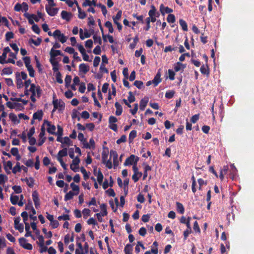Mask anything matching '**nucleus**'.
<instances>
[{
	"instance_id": "1",
	"label": "nucleus",
	"mask_w": 254,
	"mask_h": 254,
	"mask_svg": "<svg viewBox=\"0 0 254 254\" xmlns=\"http://www.w3.org/2000/svg\"><path fill=\"white\" fill-rule=\"evenodd\" d=\"M137 163L135 161L133 164L132 166V171L133 172V174L132 176V179L134 182H137L138 181L139 178H141L142 175V173L141 172H139L138 170V168L137 167Z\"/></svg>"
},
{
	"instance_id": "2",
	"label": "nucleus",
	"mask_w": 254,
	"mask_h": 254,
	"mask_svg": "<svg viewBox=\"0 0 254 254\" xmlns=\"http://www.w3.org/2000/svg\"><path fill=\"white\" fill-rule=\"evenodd\" d=\"M19 245L25 250H31L33 246L31 244L27 243V240L25 238H20L18 239Z\"/></svg>"
},
{
	"instance_id": "3",
	"label": "nucleus",
	"mask_w": 254,
	"mask_h": 254,
	"mask_svg": "<svg viewBox=\"0 0 254 254\" xmlns=\"http://www.w3.org/2000/svg\"><path fill=\"white\" fill-rule=\"evenodd\" d=\"M80 163V159L78 156H76L73 158L72 162L70 165V169L73 172H77L79 168V163Z\"/></svg>"
},
{
	"instance_id": "4",
	"label": "nucleus",
	"mask_w": 254,
	"mask_h": 254,
	"mask_svg": "<svg viewBox=\"0 0 254 254\" xmlns=\"http://www.w3.org/2000/svg\"><path fill=\"white\" fill-rule=\"evenodd\" d=\"M139 160V158L138 156H136L135 155H130L129 157H128L124 163L125 166H128V165H133L134 162L138 163Z\"/></svg>"
},
{
	"instance_id": "5",
	"label": "nucleus",
	"mask_w": 254,
	"mask_h": 254,
	"mask_svg": "<svg viewBox=\"0 0 254 254\" xmlns=\"http://www.w3.org/2000/svg\"><path fill=\"white\" fill-rule=\"evenodd\" d=\"M32 197L34 203L35 207L38 209L40 206V200L39 197L38 193L36 190H34L32 193Z\"/></svg>"
},
{
	"instance_id": "6",
	"label": "nucleus",
	"mask_w": 254,
	"mask_h": 254,
	"mask_svg": "<svg viewBox=\"0 0 254 254\" xmlns=\"http://www.w3.org/2000/svg\"><path fill=\"white\" fill-rule=\"evenodd\" d=\"M44 124H45L47 126H48L47 130L49 133L56 134V126H55V125H52L50 122L46 120H44Z\"/></svg>"
},
{
	"instance_id": "7",
	"label": "nucleus",
	"mask_w": 254,
	"mask_h": 254,
	"mask_svg": "<svg viewBox=\"0 0 254 254\" xmlns=\"http://www.w3.org/2000/svg\"><path fill=\"white\" fill-rule=\"evenodd\" d=\"M20 217H15L14 219V227L15 229L18 230L20 232H23L24 227L22 223H19Z\"/></svg>"
},
{
	"instance_id": "8",
	"label": "nucleus",
	"mask_w": 254,
	"mask_h": 254,
	"mask_svg": "<svg viewBox=\"0 0 254 254\" xmlns=\"http://www.w3.org/2000/svg\"><path fill=\"white\" fill-rule=\"evenodd\" d=\"M158 243L157 241H154L151 246V250L146 251L144 254H158Z\"/></svg>"
},
{
	"instance_id": "9",
	"label": "nucleus",
	"mask_w": 254,
	"mask_h": 254,
	"mask_svg": "<svg viewBox=\"0 0 254 254\" xmlns=\"http://www.w3.org/2000/svg\"><path fill=\"white\" fill-rule=\"evenodd\" d=\"M46 10L49 15L54 16L58 13L59 9L56 7H52V6L46 5Z\"/></svg>"
},
{
	"instance_id": "10",
	"label": "nucleus",
	"mask_w": 254,
	"mask_h": 254,
	"mask_svg": "<svg viewBox=\"0 0 254 254\" xmlns=\"http://www.w3.org/2000/svg\"><path fill=\"white\" fill-rule=\"evenodd\" d=\"M93 32H94V30H92L91 32L89 33V32H88L87 29H84V35H83L82 29L80 28L79 30L80 38L83 40L85 38L91 37Z\"/></svg>"
},
{
	"instance_id": "11",
	"label": "nucleus",
	"mask_w": 254,
	"mask_h": 254,
	"mask_svg": "<svg viewBox=\"0 0 254 254\" xmlns=\"http://www.w3.org/2000/svg\"><path fill=\"white\" fill-rule=\"evenodd\" d=\"M35 88H36L35 84H34V83H31V86L29 88V91L31 92L32 93L31 97H30V99H31V101L34 103L35 102V101H36V99L35 98V96L36 95Z\"/></svg>"
},
{
	"instance_id": "12",
	"label": "nucleus",
	"mask_w": 254,
	"mask_h": 254,
	"mask_svg": "<svg viewBox=\"0 0 254 254\" xmlns=\"http://www.w3.org/2000/svg\"><path fill=\"white\" fill-rule=\"evenodd\" d=\"M72 14L71 12H67V11L63 10L61 12V17L64 20L69 21L71 20Z\"/></svg>"
},
{
	"instance_id": "13",
	"label": "nucleus",
	"mask_w": 254,
	"mask_h": 254,
	"mask_svg": "<svg viewBox=\"0 0 254 254\" xmlns=\"http://www.w3.org/2000/svg\"><path fill=\"white\" fill-rule=\"evenodd\" d=\"M160 11L162 15H164L165 13H168L169 14V13L172 12L173 9L168 7V6H165L162 3L160 5Z\"/></svg>"
},
{
	"instance_id": "14",
	"label": "nucleus",
	"mask_w": 254,
	"mask_h": 254,
	"mask_svg": "<svg viewBox=\"0 0 254 254\" xmlns=\"http://www.w3.org/2000/svg\"><path fill=\"white\" fill-rule=\"evenodd\" d=\"M160 82H161V73L158 71L152 80V83L154 86H156Z\"/></svg>"
},
{
	"instance_id": "15",
	"label": "nucleus",
	"mask_w": 254,
	"mask_h": 254,
	"mask_svg": "<svg viewBox=\"0 0 254 254\" xmlns=\"http://www.w3.org/2000/svg\"><path fill=\"white\" fill-rule=\"evenodd\" d=\"M186 67V64H182L181 62H177L174 65L175 71H179L180 70H184Z\"/></svg>"
},
{
	"instance_id": "16",
	"label": "nucleus",
	"mask_w": 254,
	"mask_h": 254,
	"mask_svg": "<svg viewBox=\"0 0 254 254\" xmlns=\"http://www.w3.org/2000/svg\"><path fill=\"white\" fill-rule=\"evenodd\" d=\"M90 70L89 65L85 64H81L79 65V71L83 73H86Z\"/></svg>"
},
{
	"instance_id": "17",
	"label": "nucleus",
	"mask_w": 254,
	"mask_h": 254,
	"mask_svg": "<svg viewBox=\"0 0 254 254\" xmlns=\"http://www.w3.org/2000/svg\"><path fill=\"white\" fill-rule=\"evenodd\" d=\"M149 99L148 98H144L142 99L139 102V108L141 110H144L145 109L148 103Z\"/></svg>"
},
{
	"instance_id": "18",
	"label": "nucleus",
	"mask_w": 254,
	"mask_h": 254,
	"mask_svg": "<svg viewBox=\"0 0 254 254\" xmlns=\"http://www.w3.org/2000/svg\"><path fill=\"white\" fill-rule=\"evenodd\" d=\"M67 148H64L61 150H60L57 156L58 160H59V159H63V157L67 156Z\"/></svg>"
},
{
	"instance_id": "19",
	"label": "nucleus",
	"mask_w": 254,
	"mask_h": 254,
	"mask_svg": "<svg viewBox=\"0 0 254 254\" xmlns=\"http://www.w3.org/2000/svg\"><path fill=\"white\" fill-rule=\"evenodd\" d=\"M115 107L116 109V114L117 116H120V115H122L123 112V107L121 104L119 103L118 102H116L115 103Z\"/></svg>"
},
{
	"instance_id": "20",
	"label": "nucleus",
	"mask_w": 254,
	"mask_h": 254,
	"mask_svg": "<svg viewBox=\"0 0 254 254\" xmlns=\"http://www.w3.org/2000/svg\"><path fill=\"white\" fill-rule=\"evenodd\" d=\"M70 186L72 189V190L74 191V195H78L80 190L79 186H78V185H75V184H74V182H72L70 184Z\"/></svg>"
},
{
	"instance_id": "21",
	"label": "nucleus",
	"mask_w": 254,
	"mask_h": 254,
	"mask_svg": "<svg viewBox=\"0 0 254 254\" xmlns=\"http://www.w3.org/2000/svg\"><path fill=\"white\" fill-rule=\"evenodd\" d=\"M19 74L18 72L16 73V84L18 89H20L23 86V83L22 79L19 77Z\"/></svg>"
},
{
	"instance_id": "22",
	"label": "nucleus",
	"mask_w": 254,
	"mask_h": 254,
	"mask_svg": "<svg viewBox=\"0 0 254 254\" xmlns=\"http://www.w3.org/2000/svg\"><path fill=\"white\" fill-rule=\"evenodd\" d=\"M176 205L177 207V211L179 212V213H181L182 214H183V213H184L185 209L183 204L180 202H176Z\"/></svg>"
},
{
	"instance_id": "23",
	"label": "nucleus",
	"mask_w": 254,
	"mask_h": 254,
	"mask_svg": "<svg viewBox=\"0 0 254 254\" xmlns=\"http://www.w3.org/2000/svg\"><path fill=\"white\" fill-rule=\"evenodd\" d=\"M43 115V112L42 110L38 111L33 114V119H38L40 121L42 120Z\"/></svg>"
},
{
	"instance_id": "24",
	"label": "nucleus",
	"mask_w": 254,
	"mask_h": 254,
	"mask_svg": "<svg viewBox=\"0 0 254 254\" xmlns=\"http://www.w3.org/2000/svg\"><path fill=\"white\" fill-rule=\"evenodd\" d=\"M123 14V12L122 10L118 11V13L116 14V15L115 16L113 17L114 22L115 23V24L117 25L118 23H119V20H120L122 15Z\"/></svg>"
},
{
	"instance_id": "25",
	"label": "nucleus",
	"mask_w": 254,
	"mask_h": 254,
	"mask_svg": "<svg viewBox=\"0 0 254 254\" xmlns=\"http://www.w3.org/2000/svg\"><path fill=\"white\" fill-rule=\"evenodd\" d=\"M133 247L132 244H127L125 247L124 251L126 254H132Z\"/></svg>"
},
{
	"instance_id": "26",
	"label": "nucleus",
	"mask_w": 254,
	"mask_h": 254,
	"mask_svg": "<svg viewBox=\"0 0 254 254\" xmlns=\"http://www.w3.org/2000/svg\"><path fill=\"white\" fill-rule=\"evenodd\" d=\"M25 237H32V233L30 231V226L28 223H25Z\"/></svg>"
},
{
	"instance_id": "27",
	"label": "nucleus",
	"mask_w": 254,
	"mask_h": 254,
	"mask_svg": "<svg viewBox=\"0 0 254 254\" xmlns=\"http://www.w3.org/2000/svg\"><path fill=\"white\" fill-rule=\"evenodd\" d=\"M78 17L79 18L84 19L86 17L87 14L85 13V12H84V11L82 10V8L80 6H78Z\"/></svg>"
},
{
	"instance_id": "28",
	"label": "nucleus",
	"mask_w": 254,
	"mask_h": 254,
	"mask_svg": "<svg viewBox=\"0 0 254 254\" xmlns=\"http://www.w3.org/2000/svg\"><path fill=\"white\" fill-rule=\"evenodd\" d=\"M179 23L180 25L181 26L183 30L184 31H188V24L185 21V20L182 19V18H181V19L179 20Z\"/></svg>"
},
{
	"instance_id": "29",
	"label": "nucleus",
	"mask_w": 254,
	"mask_h": 254,
	"mask_svg": "<svg viewBox=\"0 0 254 254\" xmlns=\"http://www.w3.org/2000/svg\"><path fill=\"white\" fill-rule=\"evenodd\" d=\"M29 42L30 43H33L34 45H35L36 46H39V45H40L41 43L42 42V39L40 37H38L36 40H33L32 38H31Z\"/></svg>"
},
{
	"instance_id": "30",
	"label": "nucleus",
	"mask_w": 254,
	"mask_h": 254,
	"mask_svg": "<svg viewBox=\"0 0 254 254\" xmlns=\"http://www.w3.org/2000/svg\"><path fill=\"white\" fill-rule=\"evenodd\" d=\"M200 71L203 74H209V70L208 65H206V66L204 65H202L200 67Z\"/></svg>"
},
{
	"instance_id": "31",
	"label": "nucleus",
	"mask_w": 254,
	"mask_h": 254,
	"mask_svg": "<svg viewBox=\"0 0 254 254\" xmlns=\"http://www.w3.org/2000/svg\"><path fill=\"white\" fill-rule=\"evenodd\" d=\"M24 181H25L27 184L28 186L29 187H33L34 184V180L33 178L32 177H29V178H25V179H24Z\"/></svg>"
},
{
	"instance_id": "32",
	"label": "nucleus",
	"mask_w": 254,
	"mask_h": 254,
	"mask_svg": "<svg viewBox=\"0 0 254 254\" xmlns=\"http://www.w3.org/2000/svg\"><path fill=\"white\" fill-rule=\"evenodd\" d=\"M100 208L101 209L102 215L103 216H107L108 214V211L107 210V205L105 203H102L100 205Z\"/></svg>"
},
{
	"instance_id": "33",
	"label": "nucleus",
	"mask_w": 254,
	"mask_h": 254,
	"mask_svg": "<svg viewBox=\"0 0 254 254\" xmlns=\"http://www.w3.org/2000/svg\"><path fill=\"white\" fill-rule=\"evenodd\" d=\"M74 195V192L73 191H71V190H70V191L67 192L66 194L64 195V200L65 201H68V200L72 199Z\"/></svg>"
},
{
	"instance_id": "34",
	"label": "nucleus",
	"mask_w": 254,
	"mask_h": 254,
	"mask_svg": "<svg viewBox=\"0 0 254 254\" xmlns=\"http://www.w3.org/2000/svg\"><path fill=\"white\" fill-rule=\"evenodd\" d=\"M137 135V131L136 130H131L129 134V136H128V140L130 142H131V141H132L133 139H134V138L136 137Z\"/></svg>"
},
{
	"instance_id": "35",
	"label": "nucleus",
	"mask_w": 254,
	"mask_h": 254,
	"mask_svg": "<svg viewBox=\"0 0 254 254\" xmlns=\"http://www.w3.org/2000/svg\"><path fill=\"white\" fill-rule=\"evenodd\" d=\"M23 60L27 69L28 70V67H29L31 63L30 57H24V58H23Z\"/></svg>"
},
{
	"instance_id": "36",
	"label": "nucleus",
	"mask_w": 254,
	"mask_h": 254,
	"mask_svg": "<svg viewBox=\"0 0 254 254\" xmlns=\"http://www.w3.org/2000/svg\"><path fill=\"white\" fill-rule=\"evenodd\" d=\"M9 118L14 123H19V122L17 116L13 114V113H10L9 114Z\"/></svg>"
},
{
	"instance_id": "37",
	"label": "nucleus",
	"mask_w": 254,
	"mask_h": 254,
	"mask_svg": "<svg viewBox=\"0 0 254 254\" xmlns=\"http://www.w3.org/2000/svg\"><path fill=\"white\" fill-rule=\"evenodd\" d=\"M105 26L108 28L109 32H110V33H113L114 32V28L113 26V24L112 22L110 21H107L105 23Z\"/></svg>"
},
{
	"instance_id": "38",
	"label": "nucleus",
	"mask_w": 254,
	"mask_h": 254,
	"mask_svg": "<svg viewBox=\"0 0 254 254\" xmlns=\"http://www.w3.org/2000/svg\"><path fill=\"white\" fill-rule=\"evenodd\" d=\"M13 73V70L11 67H6L2 70L1 74H11Z\"/></svg>"
},
{
	"instance_id": "39",
	"label": "nucleus",
	"mask_w": 254,
	"mask_h": 254,
	"mask_svg": "<svg viewBox=\"0 0 254 254\" xmlns=\"http://www.w3.org/2000/svg\"><path fill=\"white\" fill-rule=\"evenodd\" d=\"M167 20L169 23H174L176 21L175 15L174 14L169 13L167 17Z\"/></svg>"
},
{
	"instance_id": "40",
	"label": "nucleus",
	"mask_w": 254,
	"mask_h": 254,
	"mask_svg": "<svg viewBox=\"0 0 254 254\" xmlns=\"http://www.w3.org/2000/svg\"><path fill=\"white\" fill-rule=\"evenodd\" d=\"M175 91H174V90H169L165 93V97L166 98H169L170 99V98H173L175 95Z\"/></svg>"
},
{
	"instance_id": "41",
	"label": "nucleus",
	"mask_w": 254,
	"mask_h": 254,
	"mask_svg": "<svg viewBox=\"0 0 254 254\" xmlns=\"http://www.w3.org/2000/svg\"><path fill=\"white\" fill-rule=\"evenodd\" d=\"M21 167L19 162H17L15 166L12 168V173L16 174L17 172H20Z\"/></svg>"
},
{
	"instance_id": "42",
	"label": "nucleus",
	"mask_w": 254,
	"mask_h": 254,
	"mask_svg": "<svg viewBox=\"0 0 254 254\" xmlns=\"http://www.w3.org/2000/svg\"><path fill=\"white\" fill-rule=\"evenodd\" d=\"M19 197L16 195H10V201L12 204H16L18 203Z\"/></svg>"
},
{
	"instance_id": "43",
	"label": "nucleus",
	"mask_w": 254,
	"mask_h": 254,
	"mask_svg": "<svg viewBox=\"0 0 254 254\" xmlns=\"http://www.w3.org/2000/svg\"><path fill=\"white\" fill-rule=\"evenodd\" d=\"M72 77L71 75H68L67 74L65 76L64 81H65V86L66 87L69 86L70 83L71 82Z\"/></svg>"
},
{
	"instance_id": "44",
	"label": "nucleus",
	"mask_w": 254,
	"mask_h": 254,
	"mask_svg": "<svg viewBox=\"0 0 254 254\" xmlns=\"http://www.w3.org/2000/svg\"><path fill=\"white\" fill-rule=\"evenodd\" d=\"M53 70L54 72L57 73L59 69V64L58 61H55L54 63H52Z\"/></svg>"
},
{
	"instance_id": "45",
	"label": "nucleus",
	"mask_w": 254,
	"mask_h": 254,
	"mask_svg": "<svg viewBox=\"0 0 254 254\" xmlns=\"http://www.w3.org/2000/svg\"><path fill=\"white\" fill-rule=\"evenodd\" d=\"M156 14V8L154 5H151V9L149 10L148 12V14L149 15V17H152V16L154 15V14Z\"/></svg>"
},
{
	"instance_id": "46",
	"label": "nucleus",
	"mask_w": 254,
	"mask_h": 254,
	"mask_svg": "<svg viewBox=\"0 0 254 254\" xmlns=\"http://www.w3.org/2000/svg\"><path fill=\"white\" fill-rule=\"evenodd\" d=\"M104 179V176L101 170H98V175H97V181L99 184H102L103 180Z\"/></svg>"
},
{
	"instance_id": "47",
	"label": "nucleus",
	"mask_w": 254,
	"mask_h": 254,
	"mask_svg": "<svg viewBox=\"0 0 254 254\" xmlns=\"http://www.w3.org/2000/svg\"><path fill=\"white\" fill-rule=\"evenodd\" d=\"M14 36V34L12 31L6 32L5 34V40L7 42L10 41L11 38H13Z\"/></svg>"
},
{
	"instance_id": "48",
	"label": "nucleus",
	"mask_w": 254,
	"mask_h": 254,
	"mask_svg": "<svg viewBox=\"0 0 254 254\" xmlns=\"http://www.w3.org/2000/svg\"><path fill=\"white\" fill-rule=\"evenodd\" d=\"M81 171L83 175V178L84 180H87L89 178V175L87 173V170L86 169L84 168V167H81Z\"/></svg>"
},
{
	"instance_id": "49",
	"label": "nucleus",
	"mask_w": 254,
	"mask_h": 254,
	"mask_svg": "<svg viewBox=\"0 0 254 254\" xmlns=\"http://www.w3.org/2000/svg\"><path fill=\"white\" fill-rule=\"evenodd\" d=\"M56 78L57 81L59 83H63V80L62 79V74L60 71H58V72L56 73Z\"/></svg>"
},
{
	"instance_id": "50",
	"label": "nucleus",
	"mask_w": 254,
	"mask_h": 254,
	"mask_svg": "<svg viewBox=\"0 0 254 254\" xmlns=\"http://www.w3.org/2000/svg\"><path fill=\"white\" fill-rule=\"evenodd\" d=\"M145 22L146 23V25L145 27H144V29L146 31H148V30H149V29H150V28L151 27V25H150L151 21H150V17H147L146 18Z\"/></svg>"
},
{
	"instance_id": "51",
	"label": "nucleus",
	"mask_w": 254,
	"mask_h": 254,
	"mask_svg": "<svg viewBox=\"0 0 254 254\" xmlns=\"http://www.w3.org/2000/svg\"><path fill=\"white\" fill-rule=\"evenodd\" d=\"M11 101H20L24 104V105H26L27 104L28 101L25 100V99H22L21 98H10Z\"/></svg>"
},
{
	"instance_id": "52",
	"label": "nucleus",
	"mask_w": 254,
	"mask_h": 254,
	"mask_svg": "<svg viewBox=\"0 0 254 254\" xmlns=\"http://www.w3.org/2000/svg\"><path fill=\"white\" fill-rule=\"evenodd\" d=\"M42 231L48 238H51L53 236L52 232H51V231H49V232H47L46 228H43Z\"/></svg>"
},
{
	"instance_id": "53",
	"label": "nucleus",
	"mask_w": 254,
	"mask_h": 254,
	"mask_svg": "<svg viewBox=\"0 0 254 254\" xmlns=\"http://www.w3.org/2000/svg\"><path fill=\"white\" fill-rule=\"evenodd\" d=\"M32 29L33 31L35 32V33H37V34H39L40 32V28H39V26L37 25V24L34 23L32 26Z\"/></svg>"
},
{
	"instance_id": "54",
	"label": "nucleus",
	"mask_w": 254,
	"mask_h": 254,
	"mask_svg": "<svg viewBox=\"0 0 254 254\" xmlns=\"http://www.w3.org/2000/svg\"><path fill=\"white\" fill-rule=\"evenodd\" d=\"M93 38L95 43H98L99 45H102V41L101 37H98L97 35H94Z\"/></svg>"
},
{
	"instance_id": "55",
	"label": "nucleus",
	"mask_w": 254,
	"mask_h": 254,
	"mask_svg": "<svg viewBox=\"0 0 254 254\" xmlns=\"http://www.w3.org/2000/svg\"><path fill=\"white\" fill-rule=\"evenodd\" d=\"M90 210L89 208H84L82 210V213L83 214V217L84 219H86L88 216L90 215Z\"/></svg>"
},
{
	"instance_id": "56",
	"label": "nucleus",
	"mask_w": 254,
	"mask_h": 254,
	"mask_svg": "<svg viewBox=\"0 0 254 254\" xmlns=\"http://www.w3.org/2000/svg\"><path fill=\"white\" fill-rule=\"evenodd\" d=\"M35 60L36 61V66L38 69V71H41L42 70V65L37 56H35Z\"/></svg>"
},
{
	"instance_id": "57",
	"label": "nucleus",
	"mask_w": 254,
	"mask_h": 254,
	"mask_svg": "<svg viewBox=\"0 0 254 254\" xmlns=\"http://www.w3.org/2000/svg\"><path fill=\"white\" fill-rule=\"evenodd\" d=\"M63 144H66L67 145H72V141L71 140L69 137H64L63 138Z\"/></svg>"
},
{
	"instance_id": "58",
	"label": "nucleus",
	"mask_w": 254,
	"mask_h": 254,
	"mask_svg": "<svg viewBox=\"0 0 254 254\" xmlns=\"http://www.w3.org/2000/svg\"><path fill=\"white\" fill-rule=\"evenodd\" d=\"M133 85L136 86L138 89H141L143 86V83L141 80H135Z\"/></svg>"
},
{
	"instance_id": "59",
	"label": "nucleus",
	"mask_w": 254,
	"mask_h": 254,
	"mask_svg": "<svg viewBox=\"0 0 254 254\" xmlns=\"http://www.w3.org/2000/svg\"><path fill=\"white\" fill-rule=\"evenodd\" d=\"M127 99L129 102V104H130V103L134 102V101H135V98L134 95H133L132 92L129 91L128 92V96Z\"/></svg>"
},
{
	"instance_id": "60",
	"label": "nucleus",
	"mask_w": 254,
	"mask_h": 254,
	"mask_svg": "<svg viewBox=\"0 0 254 254\" xmlns=\"http://www.w3.org/2000/svg\"><path fill=\"white\" fill-rule=\"evenodd\" d=\"M169 74V78L171 80H174L175 79V72L172 69H169L168 71Z\"/></svg>"
},
{
	"instance_id": "61",
	"label": "nucleus",
	"mask_w": 254,
	"mask_h": 254,
	"mask_svg": "<svg viewBox=\"0 0 254 254\" xmlns=\"http://www.w3.org/2000/svg\"><path fill=\"white\" fill-rule=\"evenodd\" d=\"M12 189L16 193H20L22 192L21 187L19 185H14L12 186Z\"/></svg>"
},
{
	"instance_id": "62",
	"label": "nucleus",
	"mask_w": 254,
	"mask_h": 254,
	"mask_svg": "<svg viewBox=\"0 0 254 254\" xmlns=\"http://www.w3.org/2000/svg\"><path fill=\"white\" fill-rule=\"evenodd\" d=\"M108 152H105V151H103L102 154V162L103 163H106L107 161V159H108Z\"/></svg>"
},
{
	"instance_id": "63",
	"label": "nucleus",
	"mask_w": 254,
	"mask_h": 254,
	"mask_svg": "<svg viewBox=\"0 0 254 254\" xmlns=\"http://www.w3.org/2000/svg\"><path fill=\"white\" fill-rule=\"evenodd\" d=\"M1 22L3 23L5 26L9 27V22L6 17L0 15V23Z\"/></svg>"
},
{
	"instance_id": "64",
	"label": "nucleus",
	"mask_w": 254,
	"mask_h": 254,
	"mask_svg": "<svg viewBox=\"0 0 254 254\" xmlns=\"http://www.w3.org/2000/svg\"><path fill=\"white\" fill-rule=\"evenodd\" d=\"M193 229L195 232L200 233V229L197 221H195L193 223Z\"/></svg>"
}]
</instances>
